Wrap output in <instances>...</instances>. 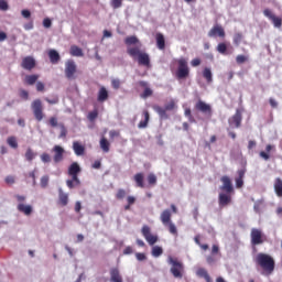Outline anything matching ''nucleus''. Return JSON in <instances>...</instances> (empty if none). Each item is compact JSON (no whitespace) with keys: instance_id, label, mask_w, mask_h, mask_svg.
Listing matches in <instances>:
<instances>
[{"instance_id":"nucleus-7","label":"nucleus","mask_w":282,"mask_h":282,"mask_svg":"<svg viewBox=\"0 0 282 282\" xmlns=\"http://www.w3.org/2000/svg\"><path fill=\"white\" fill-rule=\"evenodd\" d=\"M251 246H261L268 241V237L261 229L252 228L250 232Z\"/></svg>"},{"instance_id":"nucleus-57","label":"nucleus","mask_w":282,"mask_h":282,"mask_svg":"<svg viewBox=\"0 0 282 282\" xmlns=\"http://www.w3.org/2000/svg\"><path fill=\"white\" fill-rule=\"evenodd\" d=\"M111 85L115 89H118L121 85L120 79H112Z\"/></svg>"},{"instance_id":"nucleus-41","label":"nucleus","mask_w":282,"mask_h":282,"mask_svg":"<svg viewBox=\"0 0 282 282\" xmlns=\"http://www.w3.org/2000/svg\"><path fill=\"white\" fill-rule=\"evenodd\" d=\"M48 184H50V176L48 175L42 176L40 181V186L42 188H47Z\"/></svg>"},{"instance_id":"nucleus-59","label":"nucleus","mask_w":282,"mask_h":282,"mask_svg":"<svg viewBox=\"0 0 282 282\" xmlns=\"http://www.w3.org/2000/svg\"><path fill=\"white\" fill-rule=\"evenodd\" d=\"M43 25H44L45 28H52V20H50V18H45V19L43 20Z\"/></svg>"},{"instance_id":"nucleus-43","label":"nucleus","mask_w":282,"mask_h":282,"mask_svg":"<svg viewBox=\"0 0 282 282\" xmlns=\"http://www.w3.org/2000/svg\"><path fill=\"white\" fill-rule=\"evenodd\" d=\"M163 252H164V250L162 249V247L155 246V247L152 248V254H153L154 257H161V254H162Z\"/></svg>"},{"instance_id":"nucleus-17","label":"nucleus","mask_w":282,"mask_h":282,"mask_svg":"<svg viewBox=\"0 0 282 282\" xmlns=\"http://www.w3.org/2000/svg\"><path fill=\"white\" fill-rule=\"evenodd\" d=\"M208 36L210 39L215 37V36H219L220 39H225L226 37V31L224 30V26L216 24L214 25L209 32H208Z\"/></svg>"},{"instance_id":"nucleus-15","label":"nucleus","mask_w":282,"mask_h":282,"mask_svg":"<svg viewBox=\"0 0 282 282\" xmlns=\"http://www.w3.org/2000/svg\"><path fill=\"white\" fill-rule=\"evenodd\" d=\"M34 67H36V59H34V57L25 56L24 58H22V62H21V68L22 69H26L28 72H32V69H34Z\"/></svg>"},{"instance_id":"nucleus-64","label":"nucleus","mask_w":282,"mask_h":282,"mask_svg":"<svg viewBox=\"0 0 282 282\" xmlns=\"http://www.w3.org/2000/svg\"><path fill=\"white\" fill-rule=\"evenodd\" d=\"M212 254H219V246L213 245L212 247Z\"/></svg>"},{"instance_id":"nucleus-3","label":"nucleus","mask_w":282,"mask_h":282,"mask_svg":"<svg viewBox=\"0 0 282 282\" xmlns=\"http://www.w3.org/2000/svg\"><path fill=\"white\" fill-rule=\"evenodd\" d=\"M177 69L175 72V78L177 80H186L191 76V68L188 67V59L181 57L176 59Z\"/></svg>"},{"instance_id":"nucleus-1","label":"nucleus","mask_w":282,"mask_h":282,"mask_svg":"<svg viewBox=\"0 0 282 282\" xmlns=\"http://www.w3.org/2000/svg\"><path fill=\"white\" fill-rule=\"evenodd\" d=\"M254 263L260 268L263 276H270L274 273L276 262L274 258L268 253L260 252L254 258Z\"/></svg>"},{"instance_id":"nucleus-39","label":"nucleus","mask_w":282,"mask_h":282,"mask_svg":"<svg viewBox=\"0 0 282 282\" xmlns=\"http://www.w3.org/2000/svg\"><path fill=\"white\" fill-rule=\"evenodd\" d=\"M148 184L150 186H155L158 184V176H155V174H153V173H150L148 175Z\"/></svg>"},{"instance_id":"nucleus-27","label":"nucleus","mask_w":282,"mask_h":282,"mask_svg":"<svg viewBox=\"0 0 282 282\" xmlns=\"http://www.w3.org/2000/svg\"><path fill=\"white\" fill-rule=\"evenodd\" d=\"M196 274L200 279H205L206 282H213V279H210V274H208V271L204 268L197 269Z\"/></svg>"},{"instance_id":"nucleus-13","label":"nucleus","mask_w":282,"mask_h":282,"mask_svg":"<svg viewBox=\"0 0 282 282\" xmlns=\"http://www.w3.org/2000/svg\"><path fill=\"white\" fill-rule=\"evenodd\" d=\"M242 120H243V117L241 115V110L237 109L236 113L228 119V123L231 127V129H239V127H241Z\"/></svg>"},{"instance_id":"nucleus-34","label":"nucleus","mask_w":282,"mask_h":282,"mask_svg":"<svg viewBox=\"0 0 282 282\" xmlns=\"http://www.w3.org/2000/svg\"><path fill=\"white\" fill-rule=\"evenodd\" d=\"M109 147H111V144L109 143L107 138H101L100 139V149L104 151V153H109Z\"/></svg>"},{"instance_id":"nucleus-61","label":"nucleus","mask_w":282,"mask_h":282,"mask_svg":"<svg viewBox=\"0 0 282 282\" xmlns=\"http://www.w3.org/2000/svg\"><path fill=\"white\" fill-rule=\"evenodd\" d=\"M127 203L129 206H133L135 204V197L134 196H128L127 197Z\"/></svg>"},{"instance_id":"nucleus-22","label":"nucleus","mask_w":282,"mask_h":282,"mask_svg":"<svg viewBox=\"0 0 282 282\" xmlns=\"http://www.w3.org/2000/svg\"><path fill=\"white\" fill-rule=\"evenodd\" d=\"M73 151L75 155H85V145L80 144L78 141L73 142Z\"/></svg>"},{"instance_id":"nucleus-48","label":"nucleus","mask_w":282,"mask_h":282,"mask_svg":"<svg viewBox=\"0 0 282 282\" xmlns=\"http://www.w3.org/2000/svg\"><path fill=\"white\" fill-rule=\"evenodd\" d=\"M41 160H42V162H44V164H47V163L52 162V156H50L48 153H42Z\"/></svg>"},{"instance_id":"nucleus-21","label":"nucleus","mask_w":282,"mask_h":282,"mask_svg":"<svg viewBox=\"0 0 282 282\" xmlns=\"http://www.w3.org/2000/svg\"><path fill=\"white\" fill-rule=\"evenodd\" d=\"M58 204L59 206H67L69 204V195L64 193L63 189L58 191Z\"/></svg>"},{"instance_id":"nucleus-20","label":"nucleus","mask_w":282,"mask_h":282,"mask_svg":"<svg viewBox=\"0 0 282 282\" xmlns=\"http://www.w3.org/2000/svg\"><path fill=\"white\" fill-rule=\"evenodd\" d=\"M98 102H106V100H109V91L105 86H101L98 95H97Z\"/></svg>"},{"instance_id":"nucleus-38","label":"nucleus","mask_w":282,"mask_h":282,"mask_svg":"<svg viewBox=\"0 0 282 282\" xmlns=\"http://www.w3.org/2000/svg\"><path fill=\"white\" fill-rule=\"evenodd\" d=\"M126 45H137V43H140V40H138L135 36H128L124 40Z\"/></svg>"},{"instance_id":"nucleus-6","label":"nucleus","mask_w":282,"mask_h":282,"mask_svg":"<svg viewBox=\"0 0 282 282\" xmlns=\"http://www.w3.org/2000/svg\"><path fill=\"white\" fill-rule=\"evenodd\" d=\"M154 111L162 118L163 120H169V113L166 111H173L174 109H177V102H175V99H171L164 108L162 106H154Z\"/></svg>"},{"instance_id":"nucleus-49","label":"nucleus","mask_w":282,"mask_h":282,"mask_svg":"<svg viewBox=\"0 0 282 282\" xmlns=\"http://www.w3.org/2000/svg\"><path fill=\"white\" fill-rule=\"evenodd\" d=\"M66 186H68V188H76V186H80V185H76V181H74V178L72 180H67L66 181Z\"/></svg>"},{"instance_id":"nucleus-63","label":"nucleus","mask_w":282,"mask_h":282,"mask_svg":"<svg viewBox=\"0 0 282 282\" xmlns=\"http://www.w3.org/2000/svg\"><path fill=\"white\" fill-rule=\"evenodd\" d=\"M138 261H145L147 256L144 253H135Z\"/></svg>"},{"instance_id":"nucleus-16","label":"nucleus","mask_w":282,"mask_h":282,"mask_svg":"<svg viewBox=\"0 0 282 282\" xmlns=\"http://www.w3.org/2000/svg\"><path fill=\"white\" fill-rule=\"evenodd\" d=\"M52 152L54 153L53 162H55V164H58L62 160H64L65 149H63V147L54 145Z\"/></svg>"},{"instance_id":"nucleus-32","label":"nucleus","mask_w":282,"mask_h":282,"mask_svg":"<svg viewBox=\"0 0 282 282\" xmlns=\"http://www.w3.org/2000/svg\"><path fill=\"white\" fill-rule=\"evenodd\" d=\"M69 54H70V56H77V57L85 56V53H83V48H80L76 45L70 46Z\"/></svg>"},{"instance_id":"nucleus-40","label":"nucleus","mask_w":282,"mask_h":282,"mask_svg":"<svg viewBox=\"0 0 282 282\" xmlns=\"http://www.w3.org/2000/svg\"><path fill=\"white\" fill-rule=\"evenodd\" d=\"M58 127H59V131H61L58 138H61V139L67 138V128L65 127V124L59 123Z\"/></svg>"},{"instance_id":"nucleus-29","label":"nucleus","mask_w":282,"mask_h":282,"mask_svg":"<svg viewBox=\"0 0 282 282\" xmlns=\"http://www.w3.org/2000/svg\"><path fill=\"white\" fill-rule=\"evenodd\" d=\"M18 210H19V213H23V215H26V216L32 215V207H31V205H25L23 203H20L18 205Z\"/></svg>"},{"instance_id":"nucleus-60","label":"nucleus","mask_w":282,"mask_h":282,"mask_svg":"<svg viewBox=\"0 0 282 282\" xmlns=\"http://www.w3.org/2000/svg\"><path fill=\"white\" fill-rule=\"evenodd\" d=\"M20 96H21L24 100H28V98H30V93H28V90H21V91H20Z\"/></svg>"},{"instance_id":"nucleus-37","label":"nucleus","mask_w":282,"mask_h":282,"mask_svg":"<svg viewBox=\"0 0 282 282\" xmlns=\"http://www.w3.org/2000/svg\"><path fill=\"white\" fill-rule=\"evenodd\" d=\"M7 144H9L11 149H19V142L17 141V137H9L7 139Z\"/></svg>"},{"instance_id":"nucleus-62","label":"nucleus","mask_w":282,"mask_h":282,"mask_svg":"<svg viewBox=\"0 0 282 282\" xmlns=\"http://www.w3.org/2000/svg\"><path fill=\"white\" fill-rule=\"evenodd\" d=\"M243 186V178H236V187L241 188Z\"/></svg>"},{"instance_id":"nucleus-8","label":"nucleus","mask_w":282,"mask_h":282,"mask_svg":"<svg viewBox=\"0 0 282 282\" xmlns=\"http://www.w3.org/2000/svg\"><path fill=\"white\" fill-rule=\"evenodd\" d=\"M78 72V67L76 66V62H74V59H68L65 63V77L68 80H76V73Z\"/></svg>"},{"instance_id":"nucleus-44","label":"nucleus","mask_w":282,"mask_h":282,"mask_svg":"<svg viewBox=\"0 0 282 282\" xmlns=\"http://www.w3.org/2000/svg\"><path fill=\"white\" fill-rule=\"evenodd\" d=\"M110 6L113 10H118V8H122V0H110Z\"/></svg>"},{"instance_id":"nucleus-26","label":"nucleus","mask_w":282,"mask_h":282,"mask_svg":"<svg viewBox=\"0 0 282 282\" xmlns=\"http://www.w3.org/2000/svg\"><path fill=\"white\" fill-rule=\"evenodd\" d=\"M40 77L41 76L39 74L26 75L24 77V85H30V86L36 85Z\"/></svg>"},{"instance_id":"nucleus-50","label":"nucleus","mask_w":282,"mask_h":282,"mask_svg":"<svg viewBox=\"0 0 282 282\" xmlns=\"http://www.w3.org/2000/svg\"><path fill=\"white\" fill-rule=\"evenodd\" d=\"M243 39V35H241V33H237L234 36V43H236V45H239L241 43V40Z\"/></svg>"},{"instance_id":"nucleus-19","label":"nucleus","mask_w":282,"mask_h":282,"mask_svg":"<svg viewBox=\"0 0 282 282\" xmlns=\"http://www.w3.org/2000/svg\"><path fill=\"white\" fill-rule=\"evenodd\" d=\"M110 282H123L122 275L120 274V270L118 268L110 269Z\"/></svg>"},{"instance_id":"nucleus-31","label":"nucleus","mask_w":282,"mask_h":282,"mask_svg":"<svg viewBox=\"0 0 282 282\" xmlns=\"http://www.w3.org/2000/svg\"><path fill=\"white\" fill-rule=\"evenodd\" d=\"M48 58L51 63H53V65H56V63L61 61V55L58 54V52H56V50H51L48 52Z\"/></svg>"},{"instance_id":"nucleus-56","label":"nucleus","mask_w":282,"mask_h":282,"mask_svg":"<svg viewBox=\"0 0 282 282\" xmlns=\"http://www.w3.org/2000/svg\"><path fill=\"white\" fill-rule=\"evenodd\" d=\"M45 101L48 102V105H58V97H54L53 99L45 98Z\"/></svg>"},{"instance_id":"nucleus-9","label":"nucleus","mask_w":282,"mask_h":282,"mask_svg":"<svg viewBox=\"0 0 282 282\" xmlns=\"http://www.w3.org/2000/svg\"><path fill=\"white\" fill-rule=\"evenodd\" d=\"M83 169H80L78 162H73L68 166V175L74 180L76 186H80V178L78 177V175H80Z\"/></svg>"},{"instance_id":"nucleus-23","label":"nucleus","mask_w":282,"mask_h":282,"mask_svg":"<svg viewBox=\"0 0 282 282\" xmlns=\"http://www.w3.org/2000/svg\"><path fill=\"white\" fill-rule=\"evenodd\" d=\"M140 87H145L141 98H150V96H153V90L149 87V84L147 82H139Z\"/></svg>"},{"instance_id":"nucleus-14","label":"nucleus","mask_w":282,"mask_h":282,"mask_svg":"<svg viewBox=\"0 0 282 282\" xmlns=\"http://www.w3.org/2000/svg\"><path fill=\"white\" fill-rule=\"evenodd\" d=\"M263 15L267 17V19H269L272 22L274 28H278V29L282 28V19L280 17L274 15V13H272V10L264 9Z\"/></svg>"},{"instance_id":"nucleus-47","label":"nucleus","mask_w":282,"mask_h":282,"mask_svg":"<svg viewBox=\"0 0 282 282\" xmlns=\"http://www.w3.org/2000/svg\"><path fill=\"white\" fill-rule=\"evenodd\" d=\"M127 197V191L120 188L117 191L116 198L117 199H124Z\"/></svg>"},{"instance_id":"nucleus-52","label":"nucleus","mask_w":282,"mask_h":282,"mask_svg":"<svg viewBox=\"0 0 282 282\" xmlns=\"http://www.w3.org/2000/svg\"><path fill=\"white\" fill-rule=\"evenodd\" d=\"M217 261V259H215V256H207L206 258V262L208 263V265H213V263H215Z\"/></svg>"},{"instance_id":"nucleus-53","label":"nucleus","mask_w":282,"mask_h":282,"mask_svg":"<svg viewBox=\"0 0 282 282\" xmlns=\"http://www.w3.org/2000/svg\"><path fill=\"white\" fill-rule=\"evenodd\" d=\"M191 65H192V67H199V65H202V59L194 58L191 61Z\"/></svg>"},{"instance_id":"nucleus-46","label":"nucleus","mask_w":282,"mask_h":282,"mask_svg":"<svg viewBox=\"0 0 282 282\" xmlns=\"http://www.w3.org/2000/svg\"><path fill=\"white\" fill-rule=\"evenodd\" d=\"M248 61V57L246 55H237L236 56V63L238 65H243Z\"/></svg>"},{"instance_id":"nucleus-2","label":"nucleus","mask_w":282,"mask_h":282,"mask_svg":"<svg viewBox=\"0 0 282 282\" xmlns=\"http://www.w3.org/2000/svg\"><path fill=\"white\" fill-rule=\"evenodd\" d=\"M127 54H129V56L134 61H138L139 65H142L143 67H151V57L147 52L140 50V46L128 47Z\"/></svg>"},{"instance_id":"nucleus-4","label":"nucleus","mask_w":282,"mask_h":282,"mask_svg":"<svg viewBox=\"0 0 282 282\" xmlns=\"http://www.w3.org/2000/svg\"><path fill=\"white\" fill-rule=\"evenodd\" d=\"M167 263L171 265L170 272L174 279H182L184 276V263L177 258L169 257Z\"/></svg>"},{"instance_id":"nucleus-42","label":"nucleus","mask_w":282,"mask_h":282,"mask_svg":"<svg viewBox=\"0 0 282 282\" xmlns=\"http://www.w3.org/2000/svg\"><path fill=\"white\" fill-rule=\"evenodd\" d=\"M228 51V45H226V43H219L218 45H217V52L219 53V54H227L226 52Z\"/></svg>"},{"instance_id":"nucleus-30","label":"nucleus","mask_w":282,"mask_h":282,"mask_svg":"<svg viewBox=\"0 0 282 282\" xmlns=\"http://www.w3.org/2000/svg\"><path fill=\"white\" fill-rule=\"evenodd\" d=\"M156 46L159 50H166V40L162 33L156 34Z\"/></svg>"},{"instance_id":"nucleus-54","label":"nucleus","mask_w":282,"mask_h":282,"mask_svg":"<svg viewBox=\"0 0 282 282\" xmlns=\"http://www.w3.org/2000/svg\"><path fill=\"white\" fill-rule=\"evenodd\" d=\"M48 122L51 127H58V119H56V117H51Z\"/></svg>"},{"instance_id":"nucleus-12","label":"nucleus","mask_w":282,"mask_h":282,"mask_svg":"<svg viewBox=\"0 0 282 282\" xmlns=\"http://www.w3.org/2000/svg\"><path fill=\"white\" fill-rule=\"evenodd\" d=\"M195 110L200 111L205 116H208V118H210V116H213V108L210 107V105L206 104V101H203L202 99H199L195 104Z\"/></svg>"},{"instance_id":"nucleus-45","label":"nucleus","mask_w":282,"mask_h":282,"mask_svg":"<svg viewBox=\"0 0 282 282\" xmlns=\"http://www.w3.org/2000/svg\"><path fill=\"white\" fill-rule=\"evenodd\" d=\"M87 118L90 122H94V120H96V118H98V109L90 111L88 113Z\"/></svg>"},{"instance_id":"nucleus-5","label":"nucleus","mask_w":282,"mask_h":282,"mask_svg":"<svg viewBox=\"0 0 282 282\" xmlns=\"http://www.w3.org/2000/svg\"><path fill=\"white\" fill-rule=\"evenodd\" d=\"M171 217H172L171 209H164L161 213L160 219L163 226L169 228V232L171 235H174V237H177V227L175 226V224H173V220H171Z\"/></svg>"},{"instance_id":"nucleus-51","label":"nucleus","mask_w":282,"mask_h":282,"mask_svg":"<svg viewBox=\"0 0 282 282\" xmlns=\"http://www.w3.org/2000/svg\"><path fill=\"white\" fill-rule=\"evenodd\" d=\"M36 91H45V84L43 82H36Z\"/></svg>"},{"instance_id":"nucleus-35","label":"nucleus","mask_w":282,"mask_h":282,"mask_svg":"<svg viewBox=\"0 0 282 282\" xmlns=\"http://www.w3.org/2000/svg\"><path fill=\"white\" fill-rule=\"evenodd\" d=\"M203 78H205L207 83H213V72L210 70V68H204Z\"/></svg>"},{"instance_id":"nucleus-55","label":"nucleus","mask_w":282,"mask_h":282,"mask_svg":"<svg viewBox=\"0 0 282 282\" xmlns=\"http://www.w3.org/2000/svg\"><path fill=\"white\" fill-rule=\"evenodd\" d=\"M21 14L24 19H30V17H32V13L28 9L22 10Z\"/></svg>"},{"instance_id":"nucleus-11","label":"nucleus","mask_w":282,"mask_h":282,"mask_svg":"<svg viewBox=\"0 0 282 282\" xmlns=\"http://www.w3.org/2000/svg\"><path fill=\"white\" fill-rule=\"evenodd\" d=\"M31 108L35 120H37V122H41V120H43L44 118L43 102L41 101V99L33 100V102L31 104Z\"/></svg>"},{"instance_id":"nucleus-28","label":"nucleus","mask_w":282,"mask_h":282,"mask_svg":"<svg viewBox=\"0 0 282 282\" xmlns=\"http://www.w3.org/2000/svg\"><path fill=\"white\" fill-rule=\"evenodd\" d=\"M218 202L219 206H228V204L232 202V198L230 197V195L221 193L219 194Z\"/></svg>"},{"instance_id":"nucleus-33","label":"nucleus","mask_w":282,"mask_h":282,"mask_svg":"<svg viewBox=\"0 0 282 282\" xmlns=\"http://www.w3.org/2000/svg\"><path fill=\"white\" fill-rule=\"evenodd\" d=\"M143 116H144V120L139 122L138 124L139 129H147L149 127V120L151 116L149 115L148 110L143 111Z\"/></svg>"},{"instance_id":"nucleus-18","label":"nucleus","mask_w":282,"mask_h":282,"mask_svg":"<svg viewBox=\"0 0 282 282\" xmlns=\"http://www.w3.org/2000/svg\"><path fill=\"white\" fill-rule=\"evenodd\" d=\"M220 182H223L220 189L225 191V193H232L235 191V187H232V181L228 176H223Z\"/></svg>"},{"instance_id":"nucleus-25","label":"nucleus","mask_w":282,"mask_h":282,"mask_svg":"<svg viewBox=\"0 0 282 282\" xmlns=\"http://www.w3.org/2000/svg\"><path fill=\"white\" fill-rule=\"evenodd\" d=\"M133 180L135 182L137 188H144L145 187V185H144V173H137L133 176Z\"/></svg>"},{"instance_id":"nucleus-24","label":"nucleus","mask_w":282,"mask_h":282,"mask_svg":"<svg viewBox=\"0 0 282 282\" xmlns=\"http://www.w3.org/2000/svg\"><path fill=\"white\" fill-rule=\"evenodd\" d=\"M273 188L276 197H282V180L276 177L273 183Z\"/></svg>"},{"instance_id":"nucleus-10","label":"nucleus","mask_w":282,"mask_h":282,"mask_svg":"<svg viewBox=\"0 0 282 282\" xmlns=\"http://www.w3.org/2000/svg\"><path fill=\"white\" fill-rule=\"evenodd\" d=\"M141 234L143 235L145 241L149 243V246H155L159 241L158 235H154L151 232V227L149 225H144L141 229Z\"/></svg>"},{"instance_id":"nucleus-36","label":"nucleus","mask_w":282,"mask_h":282,"mask_svg":"<svg viewBox=\"0 0 282 282\" xmlns=\"http://www.w3.org/2000/svg\"><path fill=\"white\" fill-rule=\"evenodd\" d=\"M24 156L28 162H32V160L36 158V152H34L31 148H28Z\"/></svg>"},{"instance_id":"nucleus-58","label":"nucleus","mask_w":282,"mask_h":282,"mask_svg":"<svg viewBox=\"0 0 282 282\" xmlns=\"http://www.w3.org/2000/svg\"><path fill=\"white\" fill-rule=\"evenodd\" d=\"M8 2L6 0H0V10H8Z\"/></svg>"}]
</instances>
